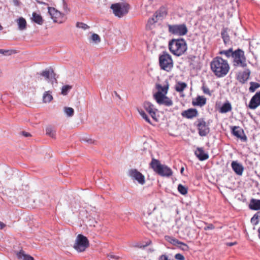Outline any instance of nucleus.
<instances>
[{
	"label": "nucleus",
	"mask_w": 260,
	"mask_h": 260,
	"mask_svg": "<svg viewBox=\"0 0 260 260\" xmlns=\"http://www.w3.org/2000/svg\"><path fill=\"white\" fill-rule=\"evenodd\" d=\"M155 88L156 91L153 93V98L156 102L159 105L167 107L172 106L173 104V101L166 95L169 88V83L168 80L165 81L164 85L156 83Z\"/></svg>",
	"instance_id": "obj_1"
},
{
	"label": "nucleus",
	"mask_w": 260,
	"mask_h": 260,
	"mask_svg": "<svg viewBox=\"0 0 260 260\" xmlns=\"http://www.w3.org/2000/svg\"><path fill=\"white\" fill-rule=\"evenodd\" d=\"M210 66L212 72L218 77H224L228 74L230 70L227 61L220 57L214 58L211 61Z\"/></svg>",
	"instance_id": "obj_2"
},
{
	"label": "nucleus",
	"mask_w": 260,
	"mask_h": 260,
	"mask_svg": "<svg viewBox=\"0 0 260 260\" xmlns=\"http://www.w3.org/2000/svg\"><path fill=\"white\" fill-rule=\"evenodd\" d=\"M78 205H76L75 207L73 208L72 211L74 216L72 218L73 220L78 222L80 223V225L81 226L83 224L81 223V221L83 223H85L86 221L87 223H85L86 226H95V225L93 224L94 222H96L94 219H89L88 220V213L86 210L83 207H80L78 209Z\"/></svg>",
	"instance_id": "obj_3"
},
{
	"label": "nucleus",
	"mask_w": 260,
	"mask_h": 260,
	"mask_svg": "<svg viewBox=\"0 0 260 260\" xmlns=\"http://www.w3.org/2000/svg\"><path fill=\"white\" fill-rule=\"evenodd\" d=\"M169 48L174 55L179 56L183 54L187 50V46L183 39H172L169 43Z\"/></svg>",
	"instance_id": "obj_4"
},
{
	"label": "nucleus",
	"mask_w": 260,
	"mask_h": 260,
	"mask_svg": "<svg viewBox=\"0 0 260 260\" xmlns=\"http://www.w3.org/2000/svg\"><path fill=\"white\" fill-rule=\"evenodd\" d=\"M150 166L155 173L161 176L169 177L173 174L172 170L169 167L162 165L158 160L154 158L152 159Z\"/></svg>",
	"instance_id": "obj_5"
},
{
	"label": "nucleus",
	"mask_w": 260,
	"mask_h": 260,
	"mask_svg": "<svg viewBox=\"0 0 260 260\" xmlns=\"http://www.w3.org/2000/svg\"><path fill=\"white\" fill-rule=\"evenodd\" d=\"M88 238L82 234H78L75 240L73 248L78 252H83L89 247Z\"/></svg>",
	"instance_id": "obj_6"
},
{
	"label": "nucleus",
	"mask_w": 260,
	"mask_h": 260,
	"mask_svg": "<svg viewBox=\"0 0 260 260\" xmlns=\"http://www.w3.org/2000/svg\"><path fill=\"white\" fill-rule=\"evenodd\" d=\"M159 64L160 69L170 72L173 67V61L171 56L166 51L162 52L159 56Z\"/></svg>",
	"instance_id": "obj_7"
},
{
	"label": "nucleus",
	"mask_w": 260,
	"mask_h": 260,
	"mask_svg": "<svg viewBox=\"0 0 260 260\" xmlns=\"http://www.w3.org/2000/svg\"><path fill=\"white\" fill-rule=\"evenodd\" d=\"M110 8L116 17L121 18L128 13L129 6L126 3H117L112 4Z\"/></svg>",
	"instance_id": "obj_8"
},
{
	"label": "nucleus",
	"mask_w": 260,
	"mask_h": 260,
	"mask_svg": "<svg viewBox=\"0 0 260 260\" xmlns=\"http://www.w3.org/2000/svg\"><path fill=\"white\" fill-rule=\"evenodd\" d=\"M232 58L234 66L245 67L247 66L244 52L241 49H238L234 51Z\"/></svg>",
	"instance_id": "obj_9"
},
{
	"label": "nucleus",
	"mask_w": 260,
	"mask_h": 260,
	"mask_svg": "<svg viewBox=\"0 0 260 260\" xmlns=\"http://www.w3.org/2000/svg\"><path fill=\"white\" fill-rule=\"evenodd\" d=\"M168 27L169 31L170 33L180 36L185 35L188 31L187 28L184 24L176 25L168 24Z\"/></svg>",
	"instance_id": "obj_10"
},
{
	"label": "nucleus",
	"mask_w": 260,
	"mask_h": 260,
	"mask_svg": "<svg viewBox=\"0 0 260 260\" xmlns=\"http://www.w3.org/2000/svg\"><path fill=\"white\" fill-rule=\"evenodd\" d=\"M48 13L54 22L62 23L66 20L67 18L64 16V14L54 8L48 7Z\"/></svg>",
	"instance_id": "obj_11"
},
{
	"label": "nucleus",
	"mask_w": 260,
	"mask_h": 260,
	"mask_svg": "<svg viewBox=\"0 0 260 260\" xmlns=\"http://www.w3.org/2000/svg\"><path fill=\"white\" fill-rule=\"evenodd\" d=\"M197 127L199 134L202 137L206 136L210 132L209 125L203 118L198 119L197 120Z\"/></svg>",
	"instance_id": "obj_12"
},
{
	"label": "nucleus",
	"mask_w": 260,
	"mask_h": 260,
	"mask_svg": "<svg viewBox=\"0 0 260 260\" xmlns=\"http://www.w3.org/2000/svg\"><path fill=\"white\" fill-rule=\"evenodd\" d=\"M128 175L133 180H136L140 184L143 185L145 183L144 176L136 169L129 170Z\"/></svg>",
	"instance_id": "obj_13"
},
{
	"label": "nucleus",
	"mask_w": 260,
	"mask_h": 260,
	"mask_svg": "<svg viewBox=\"0 0 260 260\" xmlns=\"http://www.w3.org/2000/svg\"><path fill=\"white\" fill-rule=\"evenodd\" d=\"M143 107L151 117L156 120V112L157 110L154 107V106L150 102H145L144 103Z\"/></svg>",
	"instance_id": "obj_14"
},
{
	"label": "nucleus",
	"mask_w": 260,
	"mask_h": 260,
	"mask_svg": "<svg viewBox=\"0 0 260 260\" xmlns=\"http://www.w3.org/2000/svg\"><path fill=\"white\" fill-rule=\"evenodd\" d=\"M232 133L233 135L241 139L243 141L247 140V137L245 135L243 130L239 126H234L231 127Z\"/></svg>",
	"instance_id": "obj_15"
},
{
	"label": "nucleus",
	"mask_w": 260,
	"mask_h": 260,
	"mask_svg": "<svg viewBox=\"0 0 260 260\" xmlns=\"http://www.w3.org/2000/svg\"><path fill=\"white\" fill-rule=\"evenodd\" d=\"M260 105V91L257 92L251 99L249 103V108L255 109Z\"/></svg>",
	"instance_id": "obj_16"
},
{
	"label": "nucleus",
	"mask_w": 260,
	"mask_h": 260,
	"mask_svg": "<svg viewBox=\"0 0 260 260\" xmlns=\"http://www.w3.org/2000/svg\"><path fill=\"white\" fill-rule=\"evenodd\" d=\"M198 115V112L197 109L190 108L186 110L183 111L181 115L183 117H185L187 119H192L194 117H196Z\"/></svg>",
	"instance_id": "obj_17"
},
{
	"label": "nucleus",
	"mask_w": 260,
	"mask_h": 260,
	"mask_svg": "<svg viewBox=\"0 0 260 260\" xmlns=\"http://www.w3.org/2000/svg\"><path fill=\"white\" fill-rule=\"evenodd\" d=\"M195 155L200 160L203 161L209 158V155L206 153L203 148L198 147L195 151Z\"/></svg>",
	"instance_id": "obj_18"
},
{
	"label": "nucleus",
	"mask_w": 260,
	"mask_h": 260,
	"mask_svg": "<svg viewBox=\"0 0 260 260\" xmlns=\"http://www.w3.org/2000/svg\"><path fill=\"white\" fill-rule=\"evenodd\" d=\"M231 167L236 174L238 175H242L244 168L241 164L236 161H233L231 164Z\"/></svg>",
	"instance_id": "obj_19"
},
{
	"label": "nucleus",
	"mask_w": 260,
	"mask_h": 260,
	"mask_svg": "<svg viewBox=\"0 0 260 260\" xmlns=\"http://www.w3.org/2000/svg\"><path fill=\"white\" fill-rule=\"evenodd\" d=\"M250 71L246 70L241 73H239L237 76L238 80L241 83H244L249 78L250 75Z\"/></svg>",
	"instance_id": "obj_20"
},
{
	"label": "nucleus",
	"mask_w": 260,
	"mask_h": 260,
	"mask_svg": "<svg viewBox=\"0 0 260 260\" xmlns=\"http://www.w3.org/2000/svg\"><path fill=\"white\" fill-rule=\"evenodd\" d=\"M206 98L203 96L198 95L194 100L192 102V104L194 106L202 107L206 104Z\"/></svg>",
	"instance_id": "obj_21"
},
{
	"label": "nucleus",
	"mask_w": 260,
	"mask_h": 260,
	"mask_svg": "<svg viewBox=\"0 0 260 260\" xmlns=\"http://www.w3.org/2000/svg\"><path fill=\"white\" fill-rule=\"evenodd\" d=\"M249 208L253 210H260V200L252 199L250 201Z\"/></svg>",
	"instance_id": "obj_22"
},
{
	"label": "nucleus",
	"mask_w": 260,
	"mask_h": 260,
	"mask_svg": "<svg viewBox=\"0 0 260 260\" xmlns=\"http://www.w3.org/2000/svg\"><path fill=\"white\" fill-rule=\"evenodd\" d=\"M31 19L33 22L39 25H42L44 21L41 15L37 13L36 12L32 13Z\"/></svg>",
	"instance_id": "obj_23"
},
{
	"label": "nucleus",
	"mask_w": 260,
	"mask_h": 260,
	"mask_svg": "<svg viewBox=\"0 0 260 260\" xmlns=\"http://www.w3.org/2000/svg\"><path fill=\"white\" fill-rule=\"evenodd\" d=\"M17 257L20 260H34L33 257L29 254H27L23 250H20L17 254Z\"/></svg>",
	"instance_id": "obj_24"
},
{
	"label": "nucleus",
	"mask_w": 260,
	"mask_h": 260,
	"mask_svg": "<svg viewBox=\"0 0 260 260\" xmlns=\"http://www.w3.org/2000/svg\"><path fill=\"white\" fill-rule=\"evenodd\" d=\"M166 239L170 242L171 243L174 245L181 246V245H183V246H185V247H187V245L186 244H184L181 242H179L178 240H177L176 239H174L172 237H170L169 236H166L165 237Z\"/></svg>",
	"instance_id": "obj_25"
},
{
	"label": "nucleus",
	"mask_w": 260,
	"mask_h": 260,
	"mask_svg": "<svg viewBox=\"0 0 260 260\" xmlns=\"http://www.w3.org/2000/svg\"><path fill=\"white\" fill-rule=\"evenodd\" d=\"M221 37L223 40L224 43L225 45H228L231 44L230 36H229L226 29H223L221 32Z\"/></svg>",
	"instance_id": "obj_26"
},
{
	"label": "nucleus",
	"mask_w": 260,
	"mask_h": 260,
	"mask_svg": "<svg viewBox=\"0 0 260 260\" xmlns=\"http://www.w3.org/2000/svg\"><path fill=\"white\" fill-rule=\"evenodd\" d=\"M18 29L20 30H24L26 28V21L23 17H20L17 20Z\"/></svg>",
	"instance_id": "obj_27"
},
{
	"label": "nucleus",
	"mask_w": 260,
	"mask_h": 260,
	"mask_svg": "<svg viewBox=\"0 0 260 260\" xmlns=\"http://www.w3.org/2000/svg\"><path fill=\"white\" fill-rule=\"evenodd\" d=\"M232 106L229 102L224 103L219 109V112L221 113H227L232 110Z\"/></svg>",
	"instance_id": "obj_28"
},
{
	"label": "nucleus",
	"mask_w": 260,
	"mask_h": 260,
	"mask_svg": "<svg viewBox=\"0 0 260 260\" xmlns=\"http://www.w3.org/2000/svg\"><path fill=\"white\" fill-rule=\"evenodd\" d=\"M53 99L50 91H45L43 96V100L44 103H49Z\"/></svg>",
	"instance_id": "obj_29"
},
{
	"label": "nucleus",
	"mask_w": 260,
	"mask_h": 260,
	"mask_svg": "<svg viewBox=\"0 0 260 260\" xmlns=\"http://www.w3.org/2000/svg\"><path fill=\"white\" fill-rule=\"evenodd\" d=\"M46 134L47 135L49 136V137L52 138H55L56 131L54 129V128H53L51 126H48L46 127Z\"/></svg>",
	"instance_id": "obj_30"
},
{
	"label": "nucleus",
	"mask_w": 260,
	"mask_h": 260,
	"mask_svg": "<svg viewBox=\"0 0 260 260\" xmlns=\"http://www.w3.org/2000/svg\"><path fill=\"white\" fill-rule=\"evenodd\" d=\"M233 52V48L231 47L228 50L220 51L219 53L220 55H224L227 58H230V57H232Z\"/></svg>",
	"instance_id": "obj_31"
},
{
	"label": "nucleus",
	"mask_w": 260,
	"mask_h": 260,
	"mask_svg": "<svg viewBox=\"0 0 260 260\" xmlns=\"http://www.w3.org/2000/svg\"><path fill=\"white\" fill-rule=\"evenodd\" d=\"M187 87V84L185 82H179L175 86V90L178 92H182Z\"/></svg>",
	"instance_id": "obj_32"
},
{
	"label": "nucleus",
	"mask_w": 260,
	"mask_h": 260,
	"mask_svg": "<svg viewBox=\"0 0 260 260\" xmlns=\"http://www.w3.org/2000/svg\"><path fill=\"white\" fill-rule=\"evenodd\" d=\"M167 15V12L165 8H160L159 10L156 11L154 14V16L161 19Z\"/></svg>",
	"instance_id": "obj_33"
},
{
	"label": "nucleus",
	"mask_w": 260,
	"mask_h": 260,
	"mask_svg": "<svg viewBox=\"0 0 260 260\" xmlns=\"http://www.w3.org/2000/svg\"><path fill=\"white\" fill-rule=\"evenodd\" d=\"M260 218V211L256 212L251 219V222L253 225H255L258 222V220Z\"/></svg>",
	"instance_id": "obj_34"
},
{
	"label": "nucleus",
	"mask_w": 260,
	"mask_h": 260,
	"mask_svg": "<svg viewBox=\"0 0 260 260\" xmlns=\"http://www.w3.org/2000/svg\"><path fill=\"white\" fill-rule=\"evenodd\" d=\"M250 86L249 88V90L251 92H253L256 89L260 87V84L257 82H251L250 83Z\"/></svg>",
	"instance_id": "obj_35"
},
{
	"label": "nucleus",
	"mask_w": 260,
	"mask_h": 260,
	"mask_svg": "<svg viewBox=\"0 0 260 260\" xmlns=\"http://www.w3.org/2000/svg\"><path fill=\"white\" fill-rule=\"evenodd\" d=\"M138 111L140 115L147 122L150 124H151V121L147 116V115L145 113V112L142 109H138Z\"/></svg>",
	"instance_id": "obj_36"
},
{
	"label": "nucleus",
	"mask_w": 260,
	"mask_h": 260,
	"mask_svg": "<svg viewBox=\"0 0 260 260\" xmlns=\"http://www.w3.org/2000/svg\"><path fill=\"white\" fill-rule=\"evenodd\" d=\"M178 190L181 194L185 195L187 193L188 189L187 187L179 184L178 185Z\"/></svg>",
	"instance_id": "obj_37"
},
{
	"label": "nucleus",
	"mask_w": 260,
	"mask_h": 260,
	"mask_svg": "<svg viewBox=\"0 0 260 260\" xmlns=\"http://www.w3.org/2000/svg\"><path fill=\"white\" fill-rule=\"evenodd\" d=\"M64 112L66 113V114L69 117L73 116L74 113V109L71 107H64Z\"/></svg>",
	"instance_id": "obj_38"
},
{
	"label": "nucleus",
	"mask_w": 260,
	"mask_h": 260,
	"mask_svg": "<svg viewBox=\"0 0 260 260\" xmlns=\"http://www.w3.org/2000/svg\"><path fill=\"white\" fill-rule=\"evenodd\" d=\"M71 88L72 86L69 85L62 86L61 88V94L64 95H67Z\"/></svg>",
	"instance_id": "obj_39"
},
{
	"label": "nucleus",
	"mask_w": 260,
	"mask_h": 260,
	"mask_svg": "<svg viewBox=\"0 0 260 260\" xmlns=\"http://www.w3.org/2000/svg\"><path fill=\"white\" fill-rule=\"evenodd\" d=\"M91 40L95 43L97 44L101 42L100 36L96 34H93L91 37Z\"/></svg>",
	"instance_id": "obj_40"
},
{
	"label": "nucleus",
	"mask_w": 260,
	"mask_h": 260,
	"mask_svg": "<svg viewBox=\"0 0 260 260\" xmlns=\"http://www.w3.org/2000/svg\"><path fill=\"white\" fill-rule=\"evenodd\" d=\"M76 27L78 28H81L84 30H85L89 28V27L86 24L84 23L83 22H79L76 23Z\"/></svg>",
	"instance_id": "obj_41"
},
{
	"label": "nucleus",
	"mask_w": 260,
	"mask_h": 260,
	"mask_svg": "<svg viewBox=\"0 0 260 260\" xmlns=\"http://www.w3.org/2000/svg\"><path fill=\"white\" fill-rule=\"evenodd\" d=\"M159 19L158 17H156L154 16V14L152 16V17L149 19L148 21V24L150 25H152L156 22H157Z\"/></svg>",
	"instance_id": "obj_42"
},
{
	"label": "nucleus",
	"mask_w": 260,
	"mask_h": 260,
	"mask_svg": "<svg viewBox=\"0 0 260 260\" xmlns=\"http://www.w3.org/2000/svg\"><path fill=\"white\" fill-rule=\"evenodd\" d=\"M202 89L205 94H208L210 96L211 95L212 92L210 91V90H209V88L207 86L205 85H203V86L202 87Z\"/></svg>",
	"instance_id": "obj_43"
},
{
	"label": "nucleus",
	"mask_w": 260,
	"mask_h": 260,
	"mask_svg": "<svg viewBox=\"0 0 260 260\" xmlns=\"http://www.w3.org/2000/svg\"><path fill=\"white\" fill-rule=\"evenodd\" d=\"M40 75L45 77L46 79L49 80L50 77V71L45 70L43 71Z\"/></svg>",
	"instance_id": "obj_44"
},
{
	"label": "nucleus",
	"mask_w": 260,
	"mask_h": 260,
	"mask_svg": "<svg viewBox=\"0 0 260 260\" xmlns=\"http://www.w3.org/2000/svg\"><path fill=\"white\" fill-rule=\"evenodd\" d=\"M175 257L176 259L178 260H185L184 256L180 253H177L175 255Z\"/></svg>",
	"instance_id": "obj_45"
},
{
	"label": "nucleus",
	"mask_w": 260,
	"mask_h": 260,
	"mask_svg": "<svg viewBox=\"0 0 260 260\" xmlns=\"http://www.w3.org/2000/svg\"><path fill=\"white\" fill-rule=\"evenodd\" d=\"M108 256L110 260L118 259L119 258L118 256L113 254H109Z\"/></svg>",
	"instance_id": "obj_46"
},
{
	"label": "nucleus",
	"mask_w": 260,
	"mask_h": 260,
	"mask_svg": "<svg viewBox=\"0 0 260 260\" xmlns=\"http://www.w3.org/2000/svg\"><path fill=\"white\" fill-rule=\"evenodd\" d=\"M21 133H22V135L25 137H30L31 136V134L28 132H22Z\"/></svg>",
	"instance_id": "obj_47"
},
{
	"label": "nucleus",
	"mask_w": 260,
	"mask_h": 260,
	"mask_svg": "<svg viewBox=\"0 0 260 260\" xmlns=\"http://www.w3.org/2000/svg\"><path fill=\"white\" fill-rule=\"evenodd\" d=\"M237 244V242H228L226 243V245L228 246H232L233 245H235Z\"/></svg>",
	"instance_id": "obj_48"
},
{
	"label": "nucleus",
	"mask_w": 260,
	"mask_h": 260,
	"mask_svg": "<svg viewBox=\"0 0 260 260\" xmlns=\"http://www.w3.org/2000/svg\"><path fill=\"white\" fill-rule=\"evenodd\" d=\"M9 52V50H3V49H0V53L2 54L6 55L7 53Z\"/></svg>",
	"instance_id": "obj_49"
},
{
	"label": "nucleus",
	"mask_w": 260,
	"mask_h": 260,
	"mask_svg": "<svg viewBox=\"0 0 260 260\" xmlns=\"http://www.w3.org/2000/svg\"><path fill=\"white\" fill-rule=\"evenodd\" d=\"M14 3L16 6L19 5V2L18 0H13Z\"/></svg>",
	"instance_id": "obj_50"
},
{
	"label": "nucleus",
	"mask_w": 260,
	"mask_h": 260,
	"mask_svg": "<svg viewBox=\"0 0 260 260\" xmlns=\"http://www.w3.org/2000/svg\"><path fill=\"white\" fill-rule=\"evenodd\" d=\"M6 226V225L2 221H0V227L1 228H4Z\"/></svg>",
	"instance_id": "obj_51"
},
{
	"label": "nucleus",
	"mask_w": 260,
	"mask_h": 260,
	"mask_svg": "<svg viewBox=\"0 0 260 260\" xmlns=\"http://www.w3.org/2000/svg\"><path fill=\"white\" fill-rule=\"evenodd\" d=\"M64 9L65 11H66L67 13H68V11H69V10H68L67 7L66 5H64Z\"/></svg>",
	"instance_id": "obj_52"
},
{
	"label": "nucleus",
	"mask_w": 260,
	"mask_h": 260,
	"mask_svg": "<svg viewBox=\"0 0 260 260\" xmlns=\"http://www.w3.org/2000/svg\"><path fill=\"white\" fill-rule=\"evenodd\" d=\"M37 2L39 3V4H44L45 5L46 4L45 3H43L42 2H40L39 1H37Z\"/></svg>",
	"instance_id": "obj_53"
},
{
	"label": "nucleus",
	"mask_w": 260,
	"mask_h": 260,
	"mask_svg": "<svg viewBox=\"0 0 260 260\" xmlns=\"http://www.w3.org/2000/svg\"><path fill=\"white\" fill-rule=\"evenodd\" d=\"M180 247H182V248L183 249H184H184H186V248H187V247H188V246H187V247H185V246H183V245H181V246H180Z\"/></svg>",
	"instance_id": "obj_54"
},
{
	"label": "nucleus",
	"mask_w": 260,
	"mask_h": 260,
	"mask_svg": "<svg viewBox=\"0 0 260 260\" xmlns=\"http://www.w3.org/2000/svg\"><path fill=\"white\" fill-rule=\"evenodd\" d=\"M258 237L260 239V229H258Z\"/></svg>",
	"instance_id": "obj_55"
},
{
	"label": "nucleus",
	"mask_w": 260,
	"mask_h": 260,
	"mask_svg": "<svg viewBox=\"0 0 260 260\" xmlns=\"http://www.w3.org/2000/svg\"><path fill=\"white\" fill-rule=\"evenodd\" d=\"M3 29V26L0 24V30H2Z\"/></svg>",
	"instance_id": "obj_56"
},
{
	"label": "nucleus",
	"mask_w": 260,
	"mask_h": 260,
	"mask_svg": "<svg viewBox=\"0 0 260 260\" xmlns=\"http://www.w3.org/2000/svg\"><path fill=\"white\" fill-rule=\"evenodd\" d=\"M196 57L195 56H192L191 57V60L193 59V58H196Z\"/></svg>",
	"instance_id": "obj_57"
},
{
	"label": "nucleus",
	"mask_w": 260,
	"mask_h": 260,
	"mask_svg": "<svg viewBox=\"0 0 260 260\" xmlns=\"http://www.w3.org/2000/svg\"><path fill=\"white\" fill-rule=\"evenodd\" d=\"M183 170H184V169H183V168H182L181 170V172L182 173L183 171Z\"/></svg>",
	"instance_id": "obj_58"
},
{
	"label": "nucleus",
	"mask_w": 260,
	"mask_h": 260,
	"mask_svg": "<svg viewBox=\"0 0 260 260\" xmlns=\"http://www.w3.org/2000/svg\"><path fill=\"white\" fill-rule=\"evenodd\" d=\"M86 141L87 142H89V141H90V142H91V140H87Z\"/></svg>",
	"instance_id": "obj_59"
},
{
	"label": "nucleus",
	"mask_w": 260,
	"mask_h": 260,
	"mask_svg": "<svg viewBox=\"0 0 260 260\" xmlns=\"http://www.w3.org/2000/svg\"><path fill=\"white\" fill-rule=\"evenodd\" d=\"M115 94H116V96H118V98H119V95H118V94H117V93L116 92H115Z\"/></svg>",
	"instance_id": "obj_60"
}]
</instances>
